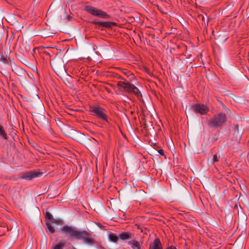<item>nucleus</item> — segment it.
<instances>
[{
  "instance_id": "f257e3e1",
  "label": "nucleus",
  "mask_w": 249,
  "mask_h": 249,
  "mask_svg": "<svg viewBox=\"0 0 249 249\" xmlns=\"http://www.w3.org/2000/svg\"><path fill=\"white\" fill-rule=\"evenodd\" d=\"M61 231L68 240H82L84 243L91 246L95 244V240L92 234L87 231H80L74 227L66 225L61 228Z\"/></svg>"
},
{
  "instance_id": "f03ea898",
  "label": "nucleus",
  "mask_w": 249,
  "mask_h": 249,
  "mask_svg": "<svg viewBox=\"0 0 249 249\" xmlns=\"http://www.w3.org/2000/svg\"><path fill=\"white\" fill-rule=\"evenodd\" d=\"M89 112L91 115L95 116L103 121L104 124L105 123H109L108 116L106 114V110L101 107L98 106H90Z\"/></svg>"
},
{
  "instance_id": "7ed1b4c3",
  "label": "nucleus",
  "mask_w": 249,
  "mask_h": 249,
  "mask_svg": "<svg viewBox=\"0 0 249 249\" xmlns=\"http://www.w3.org/2000/svg\"><path fill=\"white\" fill-rule=\"evenodd\" d=\"M227 116L225 113L220 112L213 115L208 122V125L211 128L221 127L226 122Z\"/></svg>"
},
{
  "instance_id": "20e7f679",
  "label": "nucleus",
  "mask_w": 249,
  "mask_h": 249,
  "mask_svg": "<svg viewBox=\"0 0 249 249\" xmlns=\"http://www.w3.org/2000/svg\"><path fill=\"white\" fill-rule=\"evenodd\" d=\"M84 10L89 14L96 17H98L104 19H108L110 16L106 12L96 8L90 5H87L84 7Z\"/></svg>"
},
{
  "instance_id": "39448f33",
  "label": "nucleus",
  "mask_w": 249,
  "mask_h": 249,
  "mask_svg": "<svg viewBox=\"0 0 249 249\" xmlns=\"http://www.w3.org/2000/svg\"><path fill=\"white\" fill-rule=\"evenodd\" d=\"M42 175V172L36 171H29L22 173L18 175V179L30 180L33 178L40 177Z\"/></svg>"
},
{
  "instance_id": "423d86ee",
  "label": "nucleus",
  "mask_w": 249,
  "mask_h": 249,
  "mask_svg": "<svg viewBox=\"0 0 249 249\" xmlns=\"http://www.w3.org/2000/svg\"><path fill=\"white\" fill-rule=\"evenodd\" d=\"M192 109L196 113L200 115H205L209 111V108L203 104H196L192 106Z\"/></svg>"
},
{
  "instance_id": "0eeeda50",
  "label": "nucleus",
  "mask_w": 249,
  "mask_h": 249,
  "mask_svg": "<svg viewBox=\"0 0 249 249\" xmlns=\"http://www.w3.org/2000/svg\"><path fill=\"white\" fill-rule=\"evenodd\" d=\"M117 86L119 88L123 89L126 92H128V93H131L132 90L133 89V87H134V85L128 82L119 81L117 83Z\"/></svg>"
},
{
  "instance_id": "6e6552de",
  "label": "nucleus",
  "mask_w": 249,
  "mask_h": 249,
  "mask_svg": "<svg viewBox=\"0 0 249 249\" xmlns=\"http://www.w3.org/2000/svg\"><path fill=\"white\" fill-rule=\"evenodd\" d=\"M91 23L98 26V28H111L112 25L114 24V22L110 21H99L97 19L93 20Z\"/></svg>"
},
{
  "instance_id": "1a4fd4ad",
  "label": "nucleus",
  "mask_w": 249,
  "mask_h": 249,
  "mask_svg": "<svg viewBox=\"0 0 249 249\" xmlns=\"http://www.w3.org/2000/svg\"><path fill=\"white\" fill-rule=\"evenodd\" d=\"M149 249H163L162 246L159 238H156L153 242L151 243Z\"/></svg>"
},
{
  "instance_id": "9d476101",
  "label": "nucleus",
  "mask_w": 249,
  "mask_h": 249,
  "mask_svg": "<svg viewBox=\"0 0 249 249\" xmlns=\"http://www.w3.org/2000/svg\"><path fill=\"white\" fill-rule=\"evenodd\" d=\"M132 233L130 231H124L120 233L119 237L122 240H128L132 238Z\"/></svg>"
},
{
  "instance_id": "9b49d317",
  "label": "nucleus",
  "mask_w": 249,
  "mask_h": 249,
  "mask_svg": "<svg viewBox=\"0 0 249 249\" xmlns=\"http://www.w3.org/2000/svg\"><path fill=\"white\" fill-rule=\"evenodd\" d=\"M128 244L131 245L132 249H141L140 243L135 240H131L128 241Z\"/></svg>"
},
{
  "instance_id": "f8f14e48",
  "label": "nucleus",
  "mask_w": 249,
  "mask_h": 249,
  "mask_svg": "<svg viewBox=\"0 0 249 249\" xmlns=\"http://www.w3.org/2000/svg\"><path fill=\"white\" fill-rule=\"evenodd\" d=\"M43 213L47 222H52V219H53V218L52 214L49 212V211H48V210H43Z\"/></svg>"
},
{
  "instance_id": "ddd939ff",
  "label": "nucleus",
  "mask_w": 249,
  "mask_h": 249,
  "mask_svg": "<svg viewBox=\"0 0 249 249\" xmlns=\"http://www.w3.org/2000/svg\"><path fill=\"white\" fill-rule=\"evenodd\" d=\"M119 236H117L116 234L114 233H110L108 235V239L110 241L114 243H117Z\"/></svg>"
},
{
  "instance_id": "4468645a",
  "label": "nucleus",
  "mask_w": 249,
  "mask_h": 249,
  "mask_svg": "<svg viewBox=\"0 0 249 249\" xmlns=\"http://www.w3.org/2000/svg\"><path fill=\"white\" fill-rule=\"evenodd\" d=\"M133 89L132 90V93L134 94L138 97H142V95L140 91V90L135 86L133 87Z\"/></svg>"
},
{
  "instance_id": "2eb2a0df",
  "label": "nucleus",
  "mask_w": 249,
  "mask_h": 249,
  "mask_svg": "<svg viewBox=\"0 0 249 249\" xmlns=\"http://www.w3.org/2000/svg\"><path fill=\"white\" fill-rule=\"evenodd\" d=\"M0 136L4 140H7L8 137L3 127L0 124Z\"/></svg>"
},
{
  "instance_id": "dca6fc26",
  "label": "nucleus",
  "mask_w": 249,
  "mask_h": 249,
  "mask_svg": "<svg viewBox=\"0 0 249 249\" xmlns=\"http://www.w3.org/2000/svg\"><path fill=\"white\" fill-rule=\"evenodd\" d=\"M46 225L47 230L50 232L51 233H53L55 232V230L52 226L51 222H47Z\"/></svg>"
},
{
  "instance_id": "f3484780",
  "label": "nucleus",
  "mask_w": 249,
  "mask_h": 249,
  "mask_svg": "<svg viewBox=\"0 0 249 249\" xmlns=\"http://www.w3.org/2000/svg\"><path fill=\"white\" fill-rule=\"evenodd\" d=\"M65 243L60 242L53 246L52 249H63Z\"/></svg>"
},
{
  "instance_id": "a211bd4d",
  "label": "nucleus",
  "mask_w": 249,
  "mask_h": 249,
  "mask_svg": "<svg viewBox=\"0 0 249 249\" xmlns=\"http://www.w3.org/2000/svg\"><path fill=\"white\" fill-rule=\"evenodd\" d=\"M52 222L53 224H55L58 225H62L63 224V221L59 218L52 219Z\"/></svg>"
},
{
  "instance_id": "6ab92c4d",
  "label": "nucleus",
  "mask_w": 249,
  "mask_h": 249,
  "mask_svg": "<svg viewBox=\"0 0 249 249\" xmlns=\"http://www.w3.org/2000/svg\"><path fill=\"white\" fill-rule=\"evenodd\" d=\"M234 134L237 137L238 136L240 137V135L239 132V125L236 124L234 127Z\"/></svg>"
},
{
  "instance_id": "aec40b11",
  "label": "nucleus",
  "mask_w": 249,
  "mask_h": 249,
  "mask_svg": "<svg viewBox=\"0 0 249 249\" xmlns=\"http://www.w3.org/2000/svg\"><path fill=\"white\" fill-rule=\"evenodd\" d=\"M0 61L5 64H8L9 63L8 59L3 55H0Z\"/></svg>"
},
{
  "instance_id": "412c9836",
  "label": "nucleus",
  "mask_w": 249,
  "mask_h": 249,
  "mask_svg": "<svg viewBox=\"0 0 249 249\" xmlns=\"http://www.w3.org/2000/svg\"><path fill=\"white\" fill-rule=\"evenodd\" d=\"M136 226H137V229L139 230H140L142 232H143L144 234L147 233L146 231H147V230L146 228L140 227V226L138 225H136Z\"/></svg>"
},
{
  "instance_id": "4be33fe9",
  "label": "nucleus",
  "mask_w": 249,
  "mask_h": 249,
  "mask_svg": "<svg viewBox=\"0 0 249 249\" xmlns=\"http://www.w3.org/2000/svg\"><path fill=\"white\" fill-rule=\"evenodd\" d=\"M122 71L123 73L127 75V76H129L131 73H130V71H128L126 69H122Z\"/></svg>"
},
{
  "instance_id": "5701e85b",
  "label": "nucleus",
  "mask_w": 249,
  "mask_h": 249,
  "mask_svg": "<svg viewBox=\"0 0 249 249\" xmlns=\"http://www.w3.org/2000/svg\"><path fill=\"white\" fill-rule=\"evenodd\" d=\"M218 161V158L217 157V154H215L213 156V163H214L215 162H217Z\"/></svg>"
},
{
  "instance_id": "b1692460",
  "label": "nucleus",
  "mask_w": 249,
  "mask_h": 249,
  "mask_svg": "<svg viewBox=\"0 0 249 249\" xmlns=\"http://www.w3.org/2000/svg\"><path fill=\"white\" fill-rule=\"evenodd\" d=\"M158 152L160 155L164 156V150L162 149H160Z\"/></svg>"
},
{
  "instance_id": "393cba45",
  "label": "nucleus",
  "mask_w": 249,
  "mask_h": 249,
  "mask_svg": "<svg viewBox=\"0 0 249 249\" xmlns=\"http://www.w3.org/2000/svg\"><path fill=\"white\" fill-rule=\"evenodd\" d=\"M157 8H158V9L162 13V14H165L166 13L164 12L162 9H161V7H160V6L159 5H157Z\"/></svg>"
},
{
  "instance_id": "a878e982",
  "label": "nucleus",
  "mask_w": 249,
  "mask_h": 249,
  "mask_svg": "<svg viewBox=\"0 0 249 249\" xmlns=\"http://www.w3.org/2000/svg\"><path fill=\"white\" fill-rule=\"evenodd\" d=\"M166 249H177L175 247L173 246H171L170 247H168Z\"/></svg>"
},
{
  "instance_id": "bb28decb",
  "label": "nucleus",
  "mask_w": 249,
  "mask_h": 249,
  "mask_svg": "<svg viewBox=\"0 0 249 249\" xmlns=\"http://www.w3.org/2000/svg\"><path fill=\"white\" fill-rule=\"evenodd\" d=\"M117 78L118 79H122V80H124V78L123 77H122L121 75H118L117 76Z\"/></svg>"
},
{
  "instance_id": "cd10ccee",
  "label": "nucleus",
  "mask_w": 249,
  "mask_h": 249,
  "mask_svg": "<svg viewBox=\"0 0 249 249\" xmlns=\"http://www.w3.org/2000/svg\"><path fill=\"white\" fill-rule=\"evenodd\" d=\"M72 18V17L71 16H69L67 17V19L69 21H70Z\"/></svg>"
}]
</instances>
